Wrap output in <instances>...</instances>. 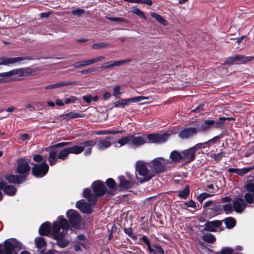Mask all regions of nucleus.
Masks as SVG:
<instances>
[{"instance_id":"nucleus-32","label":"nucleus","mask_w":254,"mask_h":254,"mask_svg":"<svg viewBox=\"0 0 254 254\" xmlns=\"http://www.w3.org/2000/svg\"><path fill=\"white\" fill-rule=\"evenodd\" d=\"M150 14L152 17L154 18L156 21H157L162 25H166L167 24V21L161 15L158 14L154 12H150Z\"/></svg>"},{"instance_id":"nucleus-60","label":"nucleus","mask_w":254,"mask_h":254,"mask_svg":"<svg viewBox=\"0 0 254 254\" xmlns=\"http://www.w3.org/2000/svg\"><path fill=\"white\" fill-rule=\"evenodd\" d=\"M246 187L247 190L253 192L254 195V184L253 183H249L247 184Z\"/></svg>"},{"instance_id":"nucleus-40","label":"nucleus","mask_w":254,"mask_h":254,"mask_svg":"<svg viewBox=\"0 0 254 254\" xmlns=\"http://www.w3.org/2000/svg\"><path fill=\"white\" fill-rule=\"evenodd\" d=\"M5 178L7 181L11 183H20L21 182L19 178L14 175L7 176Z\"/></svg>"},{"instance_id":"nucleus-53","label":"nucleus","mask_w":254,"mask_h":254,"mask_svg":"<svg viewBox=\"0 0 254 254\" xmlns=\"http://www.w3.org/2000/svg\"><path fill=\"white\" fill-rule=\"evenodd\" d=\"M107 186L110 188H114L115 187V182L112 179H108L106 181Z\"/></svg>"},{"instance_id":"nucleus-17","label":"nucleus","mask_w":254,"mask_h":254,"mask_svg":"<svg viewBox=\"0 0 254 254\" xmlns=\"http://www.w3.org/2000/svg\"><path fill=\"white\" fill-rule=\"evenodd\" d=\"M195 151L192 148L185 150L182 152L183 160L186 162H190L194 159Z\"/></svg>"},{"instance_id":"nucleus-27","label":"nucleus","mask_w":254,"mask_h":254,"mask_svg":"<svg viewBox=\"0 0 254 254\" xmlns=\"http://www.w3.org/2000/svg\"><path fill=\"white\" fill-rule=\"evenodd\" d=\"M83 196L87 198L89 202L92 205L94 204L97 200L96 196L94 194H91L90 191L88 189H85L83 192Z\"/></svg>"},{"instance_id":"nucleus-3","label":"nucleus","mask_w":254,"mask_h":254,"mask_svg":"<svg viewBox=\"0 0 254 254\" xmlns=\"http://www.w3.org/2000/svg\"><path fill=\"white\" fill-rule=\"evenodd\" d=\"M136 171L138 175L142 176V178H138L140 183L147 181L152 177L153 175L149 172L145 163L142 161L136 162Z\"/></svg>"},{"instance_id":"nucleus-21","label":"nucleus","mask_w":254,"mask_h":254,"mask_svg":"<svg viewBox=\"0 0 254 254\" xmlns=\"http://www.w3.org/2000/svg\"><path fill=\"white\" fill-rule=\"evenodd\" d=\"M111 137H107L105 139H100L97 144L96 147L99 150H104L111 145L110 140Z\"/></svg>"},{"instance_id":"nucleus-5","label":"nucleus","mask_w":254,"mask_h":254,"mask_svg":"<svg viewBox=\"0 0 254 254\" xmlns=\"http://www.w3.org/2000/svg\"><path fill=\"white\" fill-rule=\"evenodd\" d=\"M254 60V56H244L243 55H236L228 58L225 63L228 64H243Z\"/></svg>"},{"instance_id":"nucleus-33","label":"nucleus","mask_w":254,"mask_h":254,"mask_svg":"<svg viewBox=\"0 0 254 254\" xmlns=\"http://www.w3.org/2000/svg\"><path fill=\"white\" fill-rule=\"evenodd\" d=\"M170 158L173 162H178L183 160L182 153H180L176 150H174L170 153Z\"/></svg>"},{"instance_id":"nucleus-2","label":"nucleus","mask_w":254,"mask_h":254,"mask_svg":"<svg viewBox=\"0 0 254 254\" xmlns=\"http://www.w3.org/2000/svg\"><path fill=\"white\" fill-rule=\"evenodd\" d=\"M69 154L68 148L63 149L59 152L56 151H51L49 155V161L50 165L52 166L55 164L58 159L65 160L67 158Z\"/></svg>"},{"instance_id":"nucleus-36","label":"nucleus","mask_w":254,"mask_h":254,"mask_svg":"<svg viewBox=\"0 0 254 254\" xmlns=\"http://www.w3.org/2000/svg\"><path fill=\"white\" fill-rule=\"evenodd\" d=\"M114 105L116 108H124L126 106H128L127 99H121L116 101L114 103Z\"/></svg>"},{"instance_id":"nucleus-20","label":"nucleus","mask_w":254,"mask_h":254,"mask_svg":"<svg viewBox=\"0 0 254 254\" xmlns=\"http://www.w3.org/2000/svg\"><path fill=\"white\" fill-rule=\"evenodd\" d=\"M0 189L2 190L8 195H13L16 192V189L13 186L6 185L3 182H0Z\"/></svg>"},{"instance_id":"nucleus-45","label":"nucleus","mask_w":254,"mask_h":254,"mask_svg":"<svg viewBox=\"0 0 254 254\" xmlns=\"http://www.w3.org/2000/svg\"><path fill=\"white\" fill-rule=\"evenodd\" d=\"M225 223L228 228H232L235 225V221L232 218H227L225 220Z\"/></svg>"},{"instance_id":"nucleus-35","label":"nucleus","mask_w":254,"mask_h":254,"mask_svg":"<svg viewBox=\"0 0 254 254\" xmlns=\"http://www.w3.org/2000/svg\"><path fill=\"white\" fill-rule=\"evenodd\" d=\"M70 84V82H62L60 83H57L53 84L47 85L45 87V89L47 90L52 89L54 88H59L61 86H67Z\"/></svg>"},{"instance_id":"nucleus-23","label":"nucleus","mask_w":254,"mask_h":254,"mask_svg":"<svg viewBox=\"0 0 254 254\" xmlns=\"http://www.w3.org/2000/svg\"><path fill=\"white\" fill-rule=\"evenodd\" d=\"M13 76L17 75L19 76H25L31 74V70L30 68H19L13 69Z\"/></svg>"},{"instance_id":"nucleus-31","label":"nucleus","mask_w":254,"mask_h":254,"mask_svg":"<svg viewBox=\"0 0 254 254\" xmlns=\"http://www.w3.org/2000/svg\"><path fill=\"white\" fill-rule=\"evenodd\" d=\"M120 180V187L123 189H128L132 186V183L130 181L127 180L123 176L119 177Z\"/></svg>"},{"instance_id":"nucleus-7","label":"nucleus","mask_w":254,"mask_h":254,"mask_svg":"<svg viewBox=\"0 0 254 254\" xmlns=\"http://www.w3.org/2000/svg\"><path fill=\"white\" fill-rule=\"evenodd\" d=\"M171 133L168 132L163 134H151L146 137L149 141V142L155 143H162L165 142L169 138Z\"/></svg>"},{"instance_id":"nucleus-37","label":"nucleus","mask_w":254,"mask_h":254,"mask_svg":"<svg viewBox=\"0 0 254 254\" xmlns=\"http://www.w3.org/2000/svg\"><path fill=\"white\" fill-rule=\"evenodd\" d=\"M149 98L144 96H138L132 98L127 99L128 105H130L132 103L138 102L143 100H147Z\"/></svg>"},{"instance_id":"nucleus-55","label":"nucleus","mask_w":254,"mask_h":254,"mask_svg":"<svg viewBox=\"0 0 254 254\" xmlns=\"http://www.w3.org/2000/svg\"><path fill=\"white\" fill-rule=\"evenodd\" d=\"M245 197L246 201L248 203H252L253 202V201H254L253 197L251 194H250L249 193H247L245 194Z\"/></svg>"},{"instance_id":"nucleus-47","label":"nucleus","mask_w":254,"mask_h":254,"mask_svg":"<svg viewBox=\"0 0 254 254\" xmlns=\"http://www.w3.org/2000/svg\"><path fill=\"white\" fill-rule=\"evenodd\" d=\"M253 168L251 167H246L242 169H238V172L237 174H238L240 176H243L250 171H251Z\"/></svg>"},{"instance_id":"nucleus-41","label":"nucleus","mask_w":254,"mask_h":254,"mask_svg":"<svg viewBox=\"0 0 254 254\" xmlns=\"http://www.w3.org/2000/svg\"><path fill=\"white\" fill-rule=\"evenodd\" d=\"M189 188L188 186H186L184 190L178 192V195L181 198L185 199L189 196Z\"/></svg>"},{"instance_id":"nucleus-57","label":"nucleus","mask_w":254,"mask_h":254,"mask_svg":"<svg viewBox=\"0 0 254 254\" xmlns=\"http://www.w3.org/2000/svg\"><path fill=\"white\" fill-rule=\"evenodd\" d=\"M185 205L188 207L196 208V207L195 202L191 200L186 202Z\"/></svg>"},{"instance_id":"nucleus-58","label":"nucleus","mask_w":254,"mask_h":254,"mask_svg":"<svg viewBox=\"0 0 254 254\" xmlns=\"http://www.w3.org/2000/svg\"><path fill=\"white\" fill-rule=\"evenodd\" d=\"M76 100V98L74 96H71L69 98H65L64 102L65 104H69L71 103H74Z\"/></svg>"},{"instance_id":"nucleus-22","label":"nucleus","mask_w":254,"mask_h":254,"mask_svg":"<svg viewBox=\"0 0 254 254\" xmlns=\"http://www.w3.org/2000/svg\"><path fill=\"white\" fill-rule=\"evenodd\" d=\"M97 141L96 139L87 140L83 143L84 148H86L84 154L88 155L91 154L92 152V147L96 144Z\"/></svg>"},{"instance_id":"nucleus-25","label":"nucleus","mask_w":254,"mask_h":254,"mask_svg":"<svg viewBox=\"0 0 254 254\" xmlns=\"http://www.w3.org/2000/svg\"><path fill=\"white\" fill-rule=\"evenodd\" d=\"M219 139V136H215L212 138L211 139L208 140V141H206L204 143H197L194 146L192 147V149L196 151L197 149L201 148L202 147H204V145H210L211 144L215 143L216 141Z\"/></svg>"},{"instance_id":"nucleus-64","label":"nucleus","mask_w":254,"mask_h":254,"mask_svg":"<svg viewBox=\"0 0 254 254\" xmlns=\"http://www.w3.org/2000/svg\"><path fill=\"white\" fill-rule=\"evenodd\" d=\"M141 240L143 241L147 245L148 247H150V242L146 236H143L141 238Z\"/></svg>"},{"instance_id":"nucleus-28","label":"nucleus","mask_w":254,"mask_h":254,"mask_svg":"<svg viewBox=\"0 0 254 254\" xmlns=\"http://www.w3.org/2000/svg\"><path fill=\"white\" fill-rule=\"evenodd\" d=\"M39 233L41 235L47 236L50 232V224L49 222H45L39 228Z\"/></svg>"},{"instance_id":"nucleus-1","label":"nucleus","mask_w":254,"mask_h":254,"mask_svg":"<svg viewBox=\"0 0 254 254\" xmlns=\"http://www.w3.org/2000/svg\"><path fill=\"white\" fill-rule=\"evenodd\" d=\"M69 224L67 221L64 218L59 217L58 220L53 223L52 235L57 240V244L62 248L66 247L68 241L64 238L68 230Z\"/></svg>"},{"instance_id":"nucleus-6","label":"nucleus","mask_w":254,"mask_h":254,"mask_svg":"<svg viewBox=\"0 0 254 254\" xmlns=\"http://www.w3.org/2000/svg\"><path fill=\"white\" fill-rule=\"evenodd\" d=\"M66 216L71 225L75 228H78L81 218L78 212L75 210H69L66 212Z\"/></svg>"},{"instance_id":"nucleus-61","label":"nucleus","mask_w":254,"mask_h":254,"mask_svg":"<svg viewBox=\"0 0 254 254\" xmlns=\"http://www.w3.org/2000/svg\"><path fill=\"white\" fill-rule=\"evenodd\" d=\"M69 143H70L69 142H61V143H57L55 145L52 146L51 147V148H59V147H64Z\"/></svg>"},{"instance_id":"nucleus-39","label":"nucleus","mask_w":254,"mask_h":254,"mask_svg":"<svg viewBox=\"0 0 254 254\" xmlns=\"http://www.w3.org/2000/svg\"><path fill=\"white\" fill-rule=\"evenodd\" d=\"M202 239L204 241L210 243L214 242L216 240L214 235L210 233L204 234L202 236Z\"/></svg>"},{"instance_id":"nucleus-11","label":"nucleus","mask_w":254,"mask_h":254,"mask_svg":"<svg viewBox=\"0 0 254 254\" xmlns=\"http://www.w3.org/2000/svg\"><path fill=\"white\" fill-rule=\"evenodd\" d=\"M130 145L135 146L141 145L146 143V137L143 134H134L129 135Z\"/></svg>"},{"instance_id":"nucleus-34","label":"nucleus","mask_w":254,"mask_h":254,"mask_svg":"<svg viewBox=\"0 0 254 254\" xmlns=\"http://www.w3.org/2000/svg\"><path fill=\"white\" fill-rule=\"evenodd\" d=\"M68 148L70 153L74 154H78L84 150V147L82 146L75 145Z\"/></svg>"},{"instance_id":"nucleus-16","label":"nucleus","mask_w":254,"mask_h":254,"mask_svg":"<svg viewBox=\"0 0 254 254\" xmlns=\"http://www.w3.org/2000/svg\"><path fill=\"white\" fill-rule=\"evenodd\" d=\"M93 190L94 193L98 196H102L105 194V187L101 181L94 182L92 184Z\"/></svg>"},{"instance_id":"nucleus-12","label":"nucleus","mask_w":254,"mask_h":254,"mask_svg":"<svg viewBox=\"0 0 254 254\" xmlns=\"http://www.w3.org/2000/svg\"><path fill=\"white\" fill-rule=\"evenodd\" d=\"M26 60L24 57L8 58L6 57H0V65H9L20 62Z\"/></svg>"},{"instance_id":"nucleus-51","label":"nucleus","mask_w":254,"mask_h":254,"mask_svg":"<svg viewBox=\"0 0 254 254\" xmlns=\"http://www.w3.org/2000/svg\"><path fill=\"white\" fill-rule=\"evenodd\" d=\"M223 210L227 214L230 213L232 212L233 207L231 204H226L223 206Z\"/></svg>"},{"instance_id":"nucleus-9","label":"nucleus","mask_w":254,"mask_h":254,"mask_svg":"<svg viewBox=\"0 0 254 254\" xmlns=\"http://www.w3.org/2000/svg\"><path fill=\"white\" fill-rule=\"evenodd\" d=\"M49 166L45 163H42L41 165H36L32 168L33 175L37 177H42L45 176L48 172Z\"/></svg>"},{"instance_id":"nucleus-26","label":"nucleus","mask_w":254,"mask_h":254,"mask_svg":"<svg viewBox=\"0 0 254 254\" xmlns=\"http://www.w3.org/2000/svg\"><path fill=\"white\" fill-rule=\"evenodd\" d=\"M35 242L37 247L41 252H43L46 248V242L42 237L36 238Z\"/></svg>"},{"instance_id":"nucleus-13","label":"nucleus","mask_w":254,"mask_h":254,"mask_svg":"<svg viewBox=\"0 0 254 254\" xmlns=\"http://www.w3.org/2000/svg\"><path fill=\"white\" fill-rule=\"evenodd\" d=\"M197 132V129L194 127H187L182 130L179 134L181 139H188L192 137Z\"/></svg>"},{"instance_id":"nucleus-38","label":"nucleus","mask_w":254,"mask_h":254,"mask_svg":"<svg viewBox=\"0 0 254 254\" xmlns=\"http://www.w3.org/2000/svg\"><path fill=\"white\" fill-rule=\"evenodd\" d=\"M131 12L143 19H146V17L145 16L144 13L137 7L135 6L133 7L131 9Z\"/></svg>"},{"instance_id":"nucleus-19","label":"nucleus","mask_w":254,"mask_h":254,"mask_svg":"<svg viewBox=\"0 0 254 254\" xmlns=\"http://www.w3.org/2000/svg\"><path fill=\"white\" fill-rule=\"evenodd\" d=\"M85 115L82 113H78L75 112H70L67 113L62 114L60 116V118L62 120L68 121L70 120L84 117Z\"/></svg>"},{"instance_id":"nucleus-43","label":"nucleus","mask_w":254,"mask_h":254,"mask_svg":"<svg viewBox=\"0 0 254 254\" xmlns=\"http://www.w3.org/2000/svg\"><path fill=\"white\" fill-rule=\"evenodd\" d=\"M89 65H91L89 60H87L75 63L73 64V66L75 68H78L80 67L88 66Z\"/></svg>"},{"instance_id":"nucleus-30","label":"nucleus","mask_w":254,"mask_h":254,"mask_svg":"<svg viewBox=\"0 0 254 254\" xmlns=\"http://www.w3.org/2000/svg\"><path fill=\"white\" fill-rule=\"evenodd\" d=\"M13 76V69L4 72L0 73V77H2V78L0 79V82H6L10 80V77Z\"/></svg>"},{"instance_id":"nucleus-24","label":"nucleus","mask_w":254,"mask_h":254,"mask_svg":"<svg viewBox=\"0 0 254 254\" xmlns=\"http://www.w3.org/2000/svg\"><path fill=\"white\" fill-rule=\"evenodd\" d=\"M222 224V222L219 220H215L208 222L205 223V229L207 231L214 232L215 228L218 227Z\"/></svg>"},{"instance_id":"nucleus-63","label":"nucleus","mask_w":254,"mask_h":254,"mask_svg":"<svg viewBox=\"0 0 254 254\" xmlns=\"http://www.w3.org/2000/svg\"><path fill=\"white\" fill-rule=\"evenodd\" d=\"M95 70V68H89V69H84V70H83L81 71V73L82 74H87V73H90V72H93Z\"/></svg>"},{"instance_id":"nucleus-52","label":"nucleus","mask_w":254,"mask_h":254,"mask_svg":"<svg viewBox=\"0 0 254 254\" xmlns=\"http://www.w3.org/2000/svg\"><path fill=\"white\" fill-rule=\"evenodd\" d=\"M234 252L233 249L230 248H225L223 249L220 254H232Z\"/></svg>"},{"instance_id":"nucleus-10","label":"nucleus","mask_w":254,"mask_h":254,"mask_svg":"<svg viewBox=\"0 0 254 254\" xmlns=\"http://www.w3.org/2000/svg\"><path fill=\"white\" fill-rule=\"evenodd\" d=\"M29 162L30 160L29 159L22 158L18 160L17 172L21 174L28 173L30 170V167L29 165Z\"/></svg>"},{"instance_id":"nucleus-48","label":"nucleus","mask_w":254,"mask_h":254,"mask_svg":"<svg viewBox=\"0 0 254 254\" xmlns=\"http://www.w3.org/2000/svg\"><path fill=\"white\" fill-rule=\"evenodd\" d=\"M108 46V44L106 43H100L94 44L92 47L93 49H100L102 48H105Z\"/></svg>"},{"instance_id":"nucleus-29","label":"nucleus","mask_w":254,"mask_h":254,"mask_svg":"<svg viewBox=\"0 0 254 254\" xmlns=\"http://www.w3.org/2000/svg\"><path fill=\"white\" fill-rule=\"evenodd\" d=\"M214 124L215 121L214 120H205L204 123L201 125L200 127V129L202 131L207 130L214 127Z\"/></svg>"},{"instance_id":"nucleus-42","label":"nucleus","mask_w":254,"mask_h":254,"mask_svg":"<svg viewBox=\"0 0 254 254\" xmlns=\"http://www.w3.org/2000/svg\"><path fill=\"white\" fill-rule=\"evenodd\" d=\"M117 143L120 144L119 147L124 146L127 144H130L129 135L122 138L118 141Z\"/></svg>"},{"instance_id":"nucleus-44","label":"nucleus","mask_w":254,"mask_h":254,"mask_svg":"<svg viewBox=\"0 0 254 254\" xmlns=\"http://www.w3.org/2000/svg\"><path fill=\"white\" fill-rule=\"evenodd\" d=\"M113 96L117 98L122 94V87L120 85H116L113 88Z\"/></svg>"},{"instance_id":"nucleus-49","label":"nucleus","mask_w":254,"mask_h":254,"mask_svg":"<svg viewBox=\"0 0 254 254\" xmlns=\"http://www.w3.org/2000/svg\"><path fill=\"white\" fill-rule=\"evenodd\" d=\"M85 12V10L83 9H81L80 8H77L75 9H73L71 11V14L74 15H76L79 16L83 14Z\"/></svg>"},{"instance_id":"nucleus-50","label":"nucleus","mask_w":254,"mask_h":254,"mask_svg":"<svg viewBox=\"0 0 254 254\" xmlns=\"http://www.w3.org/2000/svg\"><path fill=\"white\" fill-rule=\"evenodd\" d=\"M105 59V57L104 56H99L96 57L94 58L89 59V61L90 63V64H93L98 63L99 62H101Z\"/></svg>"},{"instance_id":"nucleus-54","label":"nucleus","mask_w":254,"mask_h":254,"mask_svg":"<svg viewBox=\"0 0 254 254\" xmlns=\"http://www.w3.org/2000/svg\"><path fill=\"white\" fill-rule=\"evenodd\" d=\"M107 18L112 21H116V22H125L126 21V20L125 19H123L122 18H119V17H107Z\"/></svg>"},{"instance_id":"nucleus-15","label":"nucleus","mask_w":254,"mask_h":254,"mask_svg":"<svg viewBox=\"0 0 254 254\" xmlns=\"http://www.w3.org/2000/svg\"><path fill=\"white\" fill-rule=\"evenodd\" d=\"M233 208L237 213H242L245 210L247 204L243 198H236L233 201Z\"/></svg>"},{"instance_id":"nucleus-18","label":"nucleus","mask_w":254,"mask_h":254,"mask_svg":"<svg viewBox=\"0 0 254 254\" xmlns=\"http://www.w3.org/2000/svg\"><path fill=\"white\" fill-rule=\"evenodd\" d=\"M76 207L84 213H90L92 211L91 205L86 202L84 200H81L76 202Z\"/></svg>"},{"instance_id":"nucleus-46","label":"nucleus","mask_w":254,"mask_h":254,"mask_svg":"<svg viewBox=\"0 0 254 254\" xmlns=\"http://www.w3.org/2000/svg\"><path fill=\"white\" fill-rule=\"evenodd\" d=\"M213 195V194H211L210 193H205V192L202 193L197 197V199L198 201L202 203L205 199H206L208 197H209L210 196H212Z\"/></svg>"},{"instance_id":"nucleus-56","label":"nucleus","mask_w":254,"mask_h":254,"mask_svg":"<svg viewBox=\"0 0 254 254\" xmlns=\"http://www.w3.org/2000/svg\"><path fill=\"white\" fill-rule=\"evenodd\" d=\"M227 119H228V118H224V117L220 118L219 121L216 122H215V124H214V127H219L223 124L222 122V121L226 120H227Z\"/></svg>"},{"instance_id":"nucleus-8","label":"nucleus","mask_w":254,"mask_h":254,"mask_svg":"<svg viewBox=\"0 0 254 254\" xmlns=\"http://www.w3.org/2000/svg\"><path fill=\"white\" fill-rule=\"evenodd\" d=\"M168 162V160L162 157L155 159L152 162V169L156 173L161 172L164 170Z\"/></svg>"},{"instance_id":"nucleus-14","label":"nucleus","mask_w":254,"mask_h":254,"mask_svg":"<svg viewBox=\"0 0 254 254\" xmlns=\"http://www.w3.org/2000/svg\"><path fill=\"white\" fill-rule=\"evenodd\" d=\"M131 61L130 59H127L119 61H110L104 63L101 66L103 69H108L114 66H120Z\"/></svg>"},{"instance_id":"nucleus-4","label":"nucleus","mask_w":254,"mask_h":254,"mask_svg":"<svg viewBox=\"0 0 254 254\" xmlns=\"http://www.w3.org/2000/svg\"><path fill=\"white\" fill-rule=\"evenodd\" d=\"M21 244L15 239L8 240L5 241L4 251L0 248V254H12V251L15 249H20Z\"/></svg>"},{"instance_id":"nucleus-62","label":"nucleus","mask_w":254,"mask_h":254,"mask_svg":"<svg viewBox=\"0 0 254 254\" xmlns=\"http://www.w3.org/2000/svg\"><path fill=\"white\" fill-rule=\"evenodd\" d=\"M82 99L84 100V101L87 103H90L92 99V97L90 95H87L86 96H83L82 97Z\"/></svg>"},{"instance_id":"nucleus-59","label":"nucleus","mask_w":254,"mask_h":254,"mask_svg":"<svg viewBox=\"0 0 254 254\" xmlns=\"http://www.w3.org/2000/svg\"><path fill=\"white\" fill-rule=\"evenodd\" d=\"M125 233L127 234L129 237L132 238H136V236H134L133 235V231L130 228H129V229H127L126 228L125 229Z\"/></svg>"}]
</instances>
